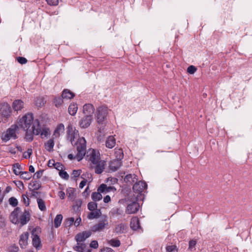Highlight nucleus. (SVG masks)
I'll return each mask as SVG.
<instances>
[{"mask_svg": "<svg viewBox=\"0 0 252 252\" xmlns=\"http://www.w3.org/2000/svg\"><path fill=\"white\" fill-rule=\"evenodd\" d=\"M18 126L26 131L25 139L29 142L33 139V135L40 132V125L38 119L33 120V115L28 113L19 119Z\"/></svg>", "mask_w": 252, "mask_h": 252, "instance_id": "obj_1", "label": "nucleus"}, {"mask_svg": "<svg viewBox=\"0 0 252 252\" xmlns=\"http://www.w3.org/2000/svg\"><path fill=\"white\" fill-rule=\"evenodd\" d=\"M30 216L29 211L25 210L22 212L19 207H16L11 213L9 219L13 223L22 226L29 221Z\"/></svg>", "mask_w": 252, "mask_h": 252, "instance_id": "obj_2", "label": "nucleus"}, {"mask_svg": "<svg viewBox=\"0 0 252 252\" xmlns=\"http://www.w3.org/2000/svg\"><path fill=\"white\" fill-rule=\"evenodd\" d=\"M74 145H76L77 153L75 156L71 154H69L68 158L70 160L76 159L77 161H80L83 158L85 155L86 141L84 137H80L74 143Z\"/></svg>", "mask_w": 252, "mask_h": 252, "instance_id": "obj_3", "label": "nucleus"}, {"mask_svg": "<svg viewBox=\"0 0 252 252\" xmlns=\"http://www.w3.org/2000/svg\"><path fill=\"white\" fill-rule=\"evenodd\" d=\"M85 157L86 160L91 162V165L100 159V153L98 151L90 148L87 151L85 150Z\"/></svg>", "mask_w": 252, "mask_h": 252, "instance_id": "obj_4", "label": "nucleus"}, {"mask_svg": "<svg viewBox=\"0 0 252 252\" xmlns=\"http://www.w3.org/2000/svg\"><path fill=\"white\" fill-rule=\"evenodd\" d=\"M67 138L71 143L73 146H76L74 143L77 141L75 139L77 140L80 138L78 130H76L75 127H73L71 124L68 125L67 127Z\"/></svg>", "mask_w": 252, "mask_h": 252, "instance_id": "obj_5", "label": "nucleus"}, {"mask_svg": "<svg viewBox=\"0 0 252 252\" xmlns=\"http://www.w3.org/2000/svg\"><path fill=\"white\" fill-rule=\"evenodd\" d=\"M108 113L107 108L105 106H100L98 108L96 112L97 122L99 124H102L106 119Z\"/></svg>", "mask_w": 252, "mask_h": 252, "instance_id": "obj_6", "label": "nucleus"}, {"mask_svg": "<svg viewBox=\"0 0 252 252\" xmlns=\"http://www.w3.org/2000/svg\"><path fill=\"white\" fill-rule=\"evenodd\" d=\"M107 225L108 221L107 219L105 218L100 220L97 224L92 226L91 231L94 232L102 231Z\"/></svg>", "mask_w": 252, "mask_h": 252, "instance_id": "obj_7", "label": "nucleus"}, {"mask_svg": "<svg viewBox=\"0 0 252 252\" xmlns=\"http://www.w3.org/2000/svg\"><path fill=\"white\" fill-rule=\"evenodd\" d=\"M0 112L2 116L7 118L10 116L12 110L7 103L2 102L0 104Z\"/></svg>", "mask_w": 252, "mask_h": 252, "instance_id": "obj_8", "label": "nucleus"}, {"mask_svg": "<svg viewBox=\"0 0 252 252\" xmlns=\"http://www.w3.org/2000/svg\"><path fill=\"white\" fill-rule=\"evenodd\" d=\"M140 205L137 201H134L128 204L126 209V213L127 214H135L138 212Z\"/></svg>", "mask_w": 252, "mask_h": 252, "instance_id": "obj_9", "label": "nucleus"}, {"mask_svg": "<svg viewBox=\"0 0 252 252\" xmlns=\"http://www.w3.org/2000/svg\"><path fill=\"white\" fill-rule=\"evenodd\" d=\"M105 162L104 160L99 159L95 163L92 164V167L94 168L95 173L101 174L105 168Z\"/></svg>", "mask_w": 252, "mask_h": 252, "instance_id": "obj_10", "label": "nucleus"}, {"mask_svg": "<svg viewBox=\"0 0 252 252\" xmlns=\"http://www.w3.org/2000/svg\"><path fill=\"white\" fill-rule=\"evenodd\" d=\"M93 117L84 115L80 120L79 124L81 128H86L91 125Z\"/></svg>", "mask_w": 252, "mask_h": 252, "instance_id": "obj_11", "label": "nucleus"}, {"mask_svg": "<svg viewBox=\"0 0 252 252\" xmlns=\"http://www.w3.org/2000/svg\"><path fill=\"white\" fill-rule=\"evenodd\" d=\"M147 185L144 182L139 181L136 182L135 184L133 186V190L134 192L141 193L145 189H146Z\"/></svg>", "mask_w": 252, "mask_h": 252, "instance_id": "obj_12", "label": "nucleus"}, {"mask_svg": "<svg viewBox=\"0 0 252 252\" xmlns=\"http://www.w3.org/2000/svg\"><path fill=\"white\" fill-rule=\"evenodd\" d=\"M92 234L91 231H85L77 234L75 236L77 242H83Z\"/></svg>", "mask_w": 252, "mask_h": 252, "instance_id": "obj_13", "label": "nucleus"}, {"mask_svg": "<svg viewBox=\"0 0 252 252\" xmlns=\"http://www.w3.org/2000/svg\"><path fill=\"white\" fill-rule=\"evenodd\" d=\"M94 108L91 104H86L83 106V112L84 115L93 117Z\"/></svg>", "mask_w": 252, "mask_h": 252, "instance_id": "obj_14", "label": "nucleus"}, {"mask_svg": "<svg viewBox=\"0 0 252 252\" xmlns=\"http://www.w3.org/2000/svg\"><path fill=\"white\" fill-rule=\"evenodd\" d=\"M29 233L25 232L20 236L19 244L22 249L25 248L28 244Z\"/></svg>", "mask_w": 252, "mask_h": 252, "instance_id": "obj_15", "label": "nucleus"}, {"mask_svg": "<svg viewBox=\"0 0 252 252\" xmlns=\"http://www.w3.org/2000/svg\"><path fill=\"white\" fill-rule=\"evenodd\" d=\"M116 189L113 186H107L104 184H101L97 189L98 191H100L102 193L109 192L111 191H115Z\"/></svg>", "mask_w": 252, "mask_h": 252, "instance_id": "obj_16", "label": "nucleus"}, {"mask_svg": "<svg viewBox=\"0 0 252 252\" xmlns=\"http://www.w3.org/2000/svg\"><path fill=\"white\" fill-rule=\"evenodd\" d=\"M24 105V103L22 100L20 99H17L13 101L12 107L15 111H18L23 108Z\"/></svg>", "mask_w": 252, "mask_h": 252, "instance_id": "obj_17", "label": "nucleus"}, {"mask_svg": "<svg viewBox=\"0 0 252 252\" xmlns=\"http://www.w3.org/2000/svg\"><path fill=\"white\" fill-rule=\"evenodd\" d=\"M122 165V162L120 160H113L111 161L109 164V167L111 170L113 171H116Z\"/></svg>", "mask_w": 252, "mask_h": 252, "instance_id": "obj_18", "label": "nucleus"}, {"mask_svg": "<svg viewBox=\"0 0 252 252\" xmlns=\"http://www.w3.org/2000/svg\"><path fill=\"white\" fill-rule=\"evenodd\" d=\"M124 181L127 184H132L133 183L137 182V179L136 178V175L134 174H127L125 177Z\"/></svg>", "mask_w": 252, "mask_h": 252, "instance_id": "obj_19", "label": "nucleus"}, {"mask_svg": "<svg viewBox=\"0 0 252 252\" xmlns=\"http://www.w3.org/2000/svg\"><path fill=\"white\" fill-rule=\"evenodd\" d=\"M18 127H19L17 125H13L6 130V131L12 138L15 139L17 137L16 131Z\"/></svg>", "mask_w": 252, "mask_h": 252, "instance_id": "obj_20", "label": "nucleus"}, {"mask_svg": "<svg viewBox=\"0 0 252 252\" xmlns=\"http://www.w3.org/2000/svg\"><path fill=\"white\" fill-rule=\"evenodd\" d=\"M101 215V212L100 209H96L93 211L90 212L87 218L90 220H93L94 219L98 218Z\"/></svg>", "mask_w": 252, "mask_h": 252, "instance_id": "obj_21", "label": "nucleus"}, {"mask_svg": "<svg viewBox=\"0 0 252 252\" xmlns=\"http://www.w3.org/2000/svg\"><path fill=\"white\" fill-rule=\"evenodd\" d=\"M74 96V94L68 89H64L62 94V97L63 99H71L73 98Z\"/></svg>", "mask_w": 252, "mask_h": 252, "instance_id": "obj_22", "label": "nucleus"}, {"mask_svg": "<svg viewBox=\"0 0 252 252\" xmlns=\"http://www.w3.org/2000/svg\"><path fill=\"white\" fill-rule=\"evenodd\" d=\"M32 245L36 249H39L41 248V241L39 237L37 235H33L32 238Z\"/></svg>", "mask_w": 252, "mask_h": 252, "instance_id": "obj_23", "label": "nucleus"}, {"mask_svg": "<svg viewBox=\"0 0 252 252\" xmlns=\"http://www.w3.org/2000/svg\"><path fill=\"white\" fill-rule=\"evenodd\" d=\"M130 227L132 229L136 230L139 228L140 226L139 221L137 218H133L130 221Z\"/></svg>", "mask_w": 252, "mask_h": 252, "instance_id": "obj_24", "label": "nucleus"}, {"mask_svg": "<svg viewBox=\"0 0 252 252\" xmlns=\"http://www.w3.org/2000/svg\"><path fill=\"white\" fill-rule=\"evenodd\" d=\"M116 144V140L113 136H109L106 141V146L109 148H113Z\"/></svg>", "mask_w": 252, "mask_h": 252, "instance_id": "obj_25", "label": "nucleus"}, {"mask_svg": "<svg viewBox=\"0 0 252 252\" xmlns=\"http://www.w3.org/2000/svg\"><path fill=\"white\" fill-rule=\"evenodd\" d=\"M54 145L55 143L53 139H50L44 144L45 149L50 152L53 151Z\"/></svg>", "mask_w": 252, "mask_h": 252, "instance_id": "obj_26", "label": "nucleus"}, {"mask_svg": "<svg viewBox=\"0 0 252 252\" xmlns=\"http://www.w3.org/2000/svg\"><path fill=\"white\" fill-rule=\"evenodd\" d=\"M78 110L77 104L75 103H72L68 107V113L70 115L74 116L76 114Z\"/></svg>", "mask_w": 252, "mask_h": 252, "instance_id": "obj_27", "label": "nucleus"}, {"mask_svg": "<svg viewBox=\"0 0 252 252\" xmlns=\"http://www.w3.org/2000/svg\"><path fill=\"white\" fill-rule=\"evenodd\" d=\"M64 130V126L63 124L59 125L55 130L54 132V135L56 137H59L61 133H63Z\"/></svg>", "mask_w": 252, "mask_h": 252, "instance_id": "obj_28", "label": "nucleus"}, {"mask_svg": "<svg viewBox=\"0 0 252 252\" xmlns=\"http://www.w3.org/2000/svg\"><path fill=\"white\" fill-rule=\"evenodd\" d=\"M75 190L74 188H69L66 190V195L70 200H73L75 198Z\"/></svg>", "mask_w": 252, "mask_h": 252, "instance_id": "obj_29", "label": "nucleus"}, {"mask_svg": "<svg viewBox=\"0 0 252 252\" xmlns=\"http://www.w3.org/2000/svg\"><path fill=\"white\" fill-rule=\"evenodd\" d=\"M86 245L82 242H77V245L73 247L74 250L78 252H83L86 249Z\"/></svg>", "mask_w": 252, "mask_h": 252, "instance_id": "obj_30", "label": "nucleus"}, {"mask_svg": "<svg viewBox=\"0 0 252 252\" xmlns=\"http://www.w3.org/2000/svg\"><path fill=\"white\" fill-rule=\"evenodd\" d=\"M42 138H47L48 136L50 135V131L48 127H43L42 129H40V132L39 133Z\"/></svg>", "mask_w": 252, "mask_h": 252, "instance_id": "obj_31", "label": "nucleus"}, {"mask_svg": "<svg viewBox=\"0 0 252 252\" xmlns=\"http://www.w3.org/2000/svg\"><path fill=\"white\" fill-rule=\"evenodd\" d=\"M63 217L61 214L57 215L54 219V226L56 228H58L62 223Z\"/></svg>", "mask_w": 252, "mask_h": 252, "instance_id": "obj_32", "label": "nucleus"}, {"mask_svg": "<svg viewBox=\"0 0 252 252\" xmlns=\"http://www.w3.org/2000/svg\"><path fill=\"white\" fill-rule=\"evenodd\" d=\"M126 228V226L123 224L120 223L116 225L115 227V231L117 233H123Z\"/></svg>", "mask_w": 252, "mask_h": 252, "instance_id": "obj_33", "label": "nucleus"}, {"mask_svg": "<svg viewBox=\"0 0 252 252\" xmlns=\"http://www.w3.org/2000/svg\"><path fill=\"white\" fill-rule=\"evenodd\" d=\"M38 207L41 211H45L46 210L45 202L41 198L37 199Z\"/></svg>", "mask_w": 252, "mask_h": 252, "instance_id": "obj_34", "label": "nucleus"}, {"mask_svg": "<svg viewBox=\"0 0 252 252\" xmlns=\"http://www.w3.org/2000/svg\"><path fill=\"white\" fill-rule=\"evenodd\" d=\"M102 193L100 191L94 192L92 194V198L94 201L100 200L102 198V196L101 194Z\"/></svg>", "mask_w": 252, "mask_h": 252, "instance_id": "obj_35", "label": "nucleus"}, {"mask_svg": "<svg viewBox=\"0 0 252 252\" xmlns=\"http://www.w3.org/2000/svg\"><path fill=\"white\" fill-rule=\"evenodd\" d=\"M13 172L16 175H20L22 169L21 165L18 163H16L13 165Z\"/></svg>", "mask_w": 252, "mask_h": 252, "instance_id": "obj_36", "label": "nucleus"}, {"mask_svg": "<svg viewBox=\"0 0 252 252\" xmlns=\"http://www.w3.org/2000/svg\"><path fill=\"white\" fill-rule=\"evenodd\" d=\"M115 155L117 160H120L123 158L124 154L123 150L121 149H115Z\"/></svg>", "mask_w": 252, "mask_h": 252, "instance_id": "obj_37", "label": "nucleus"}, {"mask_svg": "<svg viewBox=\"0 0 252 252\" xmlns=\"http://www.w3.org/2000/svg\"><path fill=\"white\" fill-rule=\"evenodd\" d=\"M108 244L114 247H118L121 245L119 240L116 239H112L108 241Z\"/></svg>", "mask_w": 252, "mask_h": 252, "instance_id": "obj_38", "label": "nucleus"}, {"mask_svg": "<svg viewBox=\"0 0 252 252\" xmlns=\"http://www.w3.org/2000/svg\"><path fill=\"white\" fill-rule=\"evenodd\" d=\"M20 177L21 178L28 180L31 179L32 175L28 171H21L20 173Z\"/></svg>", "mask_w": 252, "mask_h": 252, "instance_id": "obj_39", "label": "nucleus"}, {"mask_svg": "<svg viewBox=\"0 0 252 252\" xmlns=\"http://www.w3.org/2000/svg\"><path fill=\"white\" fill-rule=\"evenodd\" d=\"M97 203H96L94 202H89L88 204V208L91 211H93L94 210L97 209Z\"/></svg>", "mask_w": 252, "mask_h": 252, "instance_id": "obj_40", "label": "nucleus"}, {"mask_svg": "<svg viewBox=\"0 0 252 252\" xmlns=\"http://www.w3.org/2000/svg\"><path fill=\"white\" fill-rule=\"evenodd\" d=\"M33 188L32 191L35 192V190H37L41 188V184L39 181H35L33 182V185H32Z\"/></svg>", "mask_w": 252, "mask_h": 252, "instance_id": "obj_41", "label": "nucleus"}, {"mask_svg": "<svg viewBox=\"0 0 252 252\" xmlns=\"http://www.w3.org/2000/svg\"><path fill=\"white\" fill-rule=\"evenodd\" d=\"M166 250L167 252H178V249L176 245H170L166 246Z\"/></svg>", "mask_w": 252, "mask_h": 252, "instance_id": "obj_42", "label": "nucleus"}, {"mask_svg": "<svg viewBox=\"0 0 252 252\" xmlns=\"http://www.w3.org/2000/svg\"><path fill=\"white\" fill-rule=\"evenodd\" d=\"M74 222V219L73 218H69L65 220L64 224L65 226H70L73 224Z\"/></svg>", "mask_w": 252, "mask_h": 252, "instance_id": "obj_43", "label": "nucleus"}, {"mask_svg": "<svg viewBox=\"0 0 252 252\" xmlns=\"http://www.w3.org/2000/svg\"><path fill=\"white\" fill-rule=\"evenodd\" d=\"M9 204L13 207L16 206L18 204L17 199L14 197H10L9 199Z\"/></svg>", "mask_w": 252, "mask_h": 252, "instance_id": "obj_44", "label": "nucleus"}, {"mask_svg": "<svg viewBox=\"0 0 252 252\" xmlns=\"http://www.w3.org/2000/svg\"><path fill=\"white\" fill-rule=\"evenodd\" d=\"M32 153V149L29 148L27 151L25 152L23 154V157L25 158H29Z\"/></svg>", "mask_w": 252, "mask_h": 252, "instance_id": "obj_45", "label": "nucleus"}, {"mask_svg": "<svg viewBox=\"0 0 252 252\" xmlns=\"http://www.w3.org/2000/svg\"><path fill=\"white\" fill-rule=\"evenodd\" d=\"M11 138L12 137L8 134L7 131L2 134L1 139L5 142L7 141Z\"/></svg>", "mask_w": 252, "mask_h": 252, "instance_id": "obj_46", "label": "nucleus"}, {"mask_svg": "<svg viewBox=\"0 0 252 252\" xmlns=\"http://www.w3.org/2000/svg\"><path fill=\"white\" fill-rule=\"evenodd\" d=\"M59 175L63 179L67 180L69 178V175L66 171L62 170L59 172Z\"/></svg>", "mask_w": 252, "mask_h": 252, "instance_id": "obj_47", "label": "nucleus"}, {"mask_svg": "<svg viewBox=\"0 0 252 252\" xmlns=\"http://www.w3.org/2000/svg\"><path fill=\"white\" fill-rule=\"evenodd\" d=\"M52 165H54L55 168L56 169H57L58 170L60 171V172L63 170V166L60 162H56L55 163H53Z\"/></svg>", "mask_w": 252, "mask_h": 252, "instance_id": "obj_48", "label": "nucleus"}, {"mask_svg": "<svg viewBox=\"0 0 252 252\" xmlns=\"http://www.w3.org/2000/svg\"><path fill=\"white\" fill-rule=\"evenodd\" d=\"M43 171V170H39L37 171L34 174L33 178L36 179H40L42 175Z\"/></svg>", "mask_w": 252, "mask_h": 252, "instance_id": "obj_49", "label": "nucleus"}, {"mask_svg": "<svg viewBox=\"0 0 252 252\" xmlns=\"http://www.w3.org/2000/svg\"><path fill=\"white\" fill-rule=\"evenodd\" d=\"M196 71V68L193 65H190L187 68V71L190 74H193Z\"/></svg>", "mask_w": 252, "mask_h": 252, "instance_id": "obj_50", "label": "nucleus"}, {"mask_svg": "<svg viewBox=\"0 0 252 252\" xmlns=\"http://www.w3.org/2000/svg\"><path fill=\"white\" fill-rule=\"evenodd\" d=\"M17 60L18 63L21 64H25L28 62L27 60L25 58L22 57H18L17 58Z\"/></svg>", "mask_w": 252, "mask_h": 252, "instance_id": "obj_51", "label": "nucleus"}, {"mask_svg": "<svg viewBox=\"0 0 252 252\" xmlns=\"http://www.w3.org/2000/svg\"><path fill=\"white\" fill-rule=\"evenodd\" d=\"M63 98H61V97L56 98L55 99L54 102L55 103L56 106L58 107V106L60 105L63 102Z\"/></svg>", "mask_w": 252, "mask_h": 252, "instance_id": "obj_52", "label": "nucleus"}, {"mask_svg": "<svg viewBox=\"0 0 252 252\" xmlns=\"http://www.w3.org/2000/svg\"><path fill=\"white\" fill-rule=\"evenodd\" d=\"M47 3L50 5H57L59 3V0H46Z\"/></svg>", "mask_w": 252, "mask_h": 252, "instance_id": "obj_53", "label": "nucleus"}, {"mask_svg": "<svg viewBox=\"0 0 252 252\" xmlns=\"http://www.w3.org/2000/svg\"><path fill=\"white\" fill-rule=\"evenodd\" d=\"M22 198L23 202L25 204V205L27 206H28L30 204L29 198L26 195L24 194L22 195Z\"/></svg>", "mask_w": 252, "mask_h": 252, "instance_id": "obj_54", "label": "nucleus"}, {"mask_svg": "<svg viewBox=\"0 0 252 252\" xmlns=\"http://www.w3.org/2000/svg\"><path fill=\"white\" fill-rule=\"evenodd\" d=\"M82 172V171L81 170H74L73 171H72V175L73 176V177H77L78 176H79V175L81 174Z\"/></svg>", "mask_w": 252, "mask_h": 252, "instance_id": "obj_55", "label": "nucleus"}, {"mask_svg": "<svg viewBox=\"0 0 252 252\" xmlns=\"http://www.w3.org/2000/svg\"><path fill=\"white\" fill-rule=\"evenodd\" d=\"M90 247L94 249H97L98 247L97 241L96 240L92 241L90 243Z\"/></svg>", "mask_w": 252, "mask_h": 252, "instance_id": "obj_56", "label": "nucleus"}, {"mask_svg": "<svg viewBox=\"0 0 252 252\" xmlns=\"http://www.w3.org/2000/svg\"><path fill=\"white\" fill-rule=\"evenodd\" d=\"M196 241L190 240L189 242V250H191V249L195 247V246L196 245Z\"/></svg>", "mask_w": 252, "mask_h": 252, "instance_id": "obj_57", "label": "nucleus"}, {"mask_svg": "<svg viewBox=\"0 0 252 252\" xmlns=\"http://www.w3.org/2000/svg\"><path fill=\"white\" fill-rule=\"evenodd\" d=\"M87 182V180L84 179V180L82 181H81V182L80 183L79 188L80 189H83L84 187L86 185Z\"/></svg>", "mask_w": 252, "mask_h": 252, "instance_id": "obj_58", "label": "nucleus"}, {"mask_svg": "<svg viewBox=\"0 0 252 252\" xmlns=\"http://www.w3.org/2000/svg\"><path fill=\"white\" fill-rule=\"evenodd\" d=\"M100 252H114V250L110 248H104Z\"/></svg>", "mask_w": 252, "mask_h": 252, "instance_id": "obj_59", "label": "nucleus"}, {"mask_svg": "<svg viewBox=\"0 0 252 252\" xmlns=\"http://www.w3.org/2000/svg\"><path fill=\"white\" fill-rule=\"evenodd\" d=\"M89 190V188L88 186L87 187V188L85 189V191L83 192V196H87V195H89L90 191Z\"/></svg>", "mask_w": 252, "mask_h": 252, "instance_id": "obj_60", "label": "nucleus"}, {"mask_svg": "<svg viewBox=\"0 0 252 252\" xmlns=\"http://www.w3.org/2000/svg\"><path fill=\"white\" fill-rule=\"evenodd\" d=\"M111 201V198L109 195H106L103 199V201L105 203H108Z\"/></svg>", "mask_w": 252, "mask_h": 252, "instance_id": "obj_61", "label": "nucleus"}, {"mask_svg": "<svg viewBox=\"0 0 252 252\" xmlns=\"http://www.w3.org/2000/svg\"><path fill=\"white\" fill-rule=\"evenodd\" d=\"M59 196L61 199H63L65 197V193L63 191H60L59 192Z\"/></svg>", "mask_w": 252, "mask_h": 252, "instance_id": "obj_62", "label": "nucleus"}, {"mask_svg": "<svg viewBox=\"0 0 252 252\" xmlns=\"http://www.w3.org/2000/svg\"><path fill=\"white\" fill-rule=\"evenodd\" d=\"M81 218H77L74 222V224L76 225V226H78L81 222Z\"/></svg>", "mask_w": 252, "mask_h": 252, "instance_id": "obj_63", "label": "nucleus"}, {"mask_svg": "<svg viewBox=\"0 0 252 252\" xmlns=\"http://www.w3.org/2000/svg\"><path fill=\"white\" fill-rule=\"evenodd\" d=\"M29 171L33 173L34 172V168L32 165H30L29 167Z\"/></svg>", "mask_w": 252, "mask_h": 252, "instance_id": "obj_64", "label": "nucleus"}]
</instances>
